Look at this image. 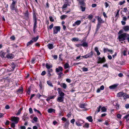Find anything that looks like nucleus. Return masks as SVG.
I'll use <instances>...</instances> for the list:
<instances>
[{"label":"nucleus","instance_id":"obj_43","mask_svg":"<svg viewBox=\"0 0 129 129\" xmlns=\"http://www.w3.org/2000/svg\"><path fill=\"white\" fill-rule=\"evenodd\" d=\"M22 109L21 108H20L19 110H18V112L17 113L16 115H19L21 113V111Z\"/></svg>","mask_w":129,"mask_h":129},{"label":"nucleus","instance_id":"obj_47","mask_svg":"<svg viewBox=\"0 0 129 129\" xmlns=\"http://www.w3.org/2000/svg\"><path fill=\"white\" fill-rule=\"evenodd\" d=\"M50 20V21L51 22H53L54 21V20L52 16H50L49 17Z\"/></svg>","mask_w":129,"mask_h":129},{"label":"nucleus","instance_id":"obj_36","mask_svg":"<svg viewBox=\"0 0 129 129\" xmlns=\"http://www.w3.org/2000/svg\"><path fill=\"white\" fill-rule=\"evenodd\" d=\"M57 74L59 75L58 77L59 78H60L63 75V73L62 72H60L58 73H57Z\"/></svg>","mask_w":129,"mask_h":129},{"label":"nucleus","instance_id":"obj_61","mask_svg":"<svg viewBox=\"0 0 129 129\" xmlns=\"http://www.w3.org/2000/svg\"><path fill=\"white\" fill-rule=\"evenodd\" d=\"M121 116L119 114H118L117 115V117L118 118L121 119Z\"/></svg>","mask_w":129,"mask_h":129},{"label":"nucleus","instance_id":"obj_31","mask_svg":"<svg viewBox=\"0 0 129 129\" xmlns=\"http://www.w3.org/2000/svg\"><path fill=\"white\" fill-rule=\"evenodd\" d=\"M101 24L99 23H98L97 25V27L96 28V30L97 31L100 28Z\"/></svg>","mask_w":129,"mask_h":129},{"label":"nucleus","instance_id":"obj_10","mask_svg":"<svg viewBox=\"0 0 129 129\" xmlns=\"http://www.w3.org/2000/svg\"><path fill=\"white\" fill-rule=\"evenodd\" d=\"M64 97L60 96L57 98V101L58 102H62L63 101Z\"/></svg>","mask_w":129,"mask_h":129},{"label":"nucleus","instance_id":"obj_45","mask_svg":"<svg viewBox=\"0 0 129 129\" xmlns=\"http://www.w3.org/2000/svg\"><path fill=\"white\" fill-rule=\"evenodd\" d=\"M83 71L87 72L88 71V69L87 68L84 67L82 68Z\"/></svg>","mask_w":129,"mask_h":129},{"label":"nucleus","instance_id":"obj_50","mask_svg":"<svg viewBox=\"0 0 129 129\" xmlns=\"http://www.w3.org/2000/svg\"><path fill=\"white\" fill-rule=\"evenodd\" d=\"M129 117V113L128 114H126L124 118L127 119L128 117Z\"/></svg>","mask_w":129,"mask_h":129},{"label":"nucleus","instance_id":"obj_63","mask_svg":"<svg viewBox=\"0 0 129 129\" xmlns=\"http://www.w3.org/2000/svg\"><path fill=\"white\" fill-rule=\"evenodd\" d=\"M123 76V74L122 73H120L118 74V76L120 77H121Z\"/></svg>","mask_w":129,"mask_h":129},{"label":"nucleus","instance_id":"obj_19","mask_svg":"<svg viewBox=\"0 0 129 129\" xmlns=\"http://www.w3.org/2000/svg\"><path fill=\"white\" fill-rule=\"evenodd\" d=\"M86 119L88 120V121L90 122H92L93 121V120L92 118V117L91 116H89L87 117L86 118Z\"/></svg>","mask_w":129,"mask_h":129},{"label":"nucleus","instance_id":"obj_34","mask_svg":"<svg viewBox=\"0 0 129 129\" xmlns=\"http://www.w3.org/2000/svg\"><path fill=\"white\" fill-rule=\"evenodd\" d=\"M86 105L85 104H80L79 106L80 107L82 108H85Z\"/></svg>","mask_w":129,"mask_h":129},{"label":"nucleus","instance_id":"obj_37","mask_svg":"<svg viewBox=\"0 0 129 129\" xmlns=\"http://www.w3.org/2000/svg\"><path fill=\"white\" fill-rule=\"evenodd\" d=\"M28 10H27L25 13L24 14V16H25L28 17Z\"/></svg>","mask_w":129,"mask_h":129},{"label":"nucleus","instance_id":"obj_60","mask_svg":"<svg viewBox=\"0 0 129 129\" xmlns=\"http://www.w3.org/2000/svg\"><path fill=\"white\" fill-rule=\"evenodd\" d=\"M67 4H64L62 7V9H64L67 7Z\"/></svg>","mask_w":129,"mask_h":129},{"label":"nucleus","instance_id":"obj_12","mask_svg":"<svg viewBox=\"0 0 129 129\" xmlns=\"http://www.w3.org/2000/svg\"><path fill=\"white\" fill-rule=\"evenodd\" d=\"M102 106L100 105L99 106V107H98L96 111L95 112V114L96 115L98 113L100 112L101 108Z\"/></svg>","mask_w":129,"mask_h":129},{"label":"nucleus","instance_id":"obj_20","mask_svg":"<svg viewBox=\"0 0 129 129\" xmlns=\"http://www.w3.org/2000/svg\"><path fill=\"white\" fill-rule=\"evenodd\" d=\"M79 3L80 5H81V6H85V4L83 1H79Z\"/></svg>","mask_w":129,"mask_h":129},{"label":"nucleus","instance_id":"obj_52","mask_svg":"<svg viewBox=\"0 0 129 129\" xmlns=\"http://www.w3.org/2000/svg\"><path fill=\"white\" fill-rule=\"evenodd\" d=\"M53 23H52L49 26V28L50 29H51L53 27Z\"/></svg>","mask_w":129,"mask_h":129},{"label":"nucleus","instance_id":"obj_11","mask_svg":"<svg viewBox=\"0 0 129 129\" xmlns=\"http://www.w3.org/2000/svg\"><path fill=\"white\" fill-rule=\"evenodd\" d=\"M81 22V21L80 20H77L75 22V23L73 24V26H75L76 25H78L80 24Z\"/></svg>","mask_w":129,"mask_h":129},{"label":"nucleus","instance_id":"obj_35","mask_svg":"<svg viewBox=\"0 0 129 129\" xmlns=\"http://www.w3.org/2000/svg\"><path fill=\"white\" fill-rule=\"evenodd\" d=\"M101 109L102 112H106L107 110L106 108L104 107H103L102 108L101 107Z\"/></svg>","mask_w":129,"mask_h":129},{"label":"nucleus","instance_id":"obj_17","mask_svg":"<svg viewBox=\"0 0 129 129\" xmlns=\"http://www.w3.org/2000/svg\"><path fill=\"white\" fill-rule=\"evenodd\" d=\"M55 110L54 109L52 108H50L48 109V112L49 113H51L52 112H54Z\"/></svg>","mask_w":129,"mask_h":129},{"label":"nucleus","instance_id":"obj_14","mask_svg":"<svg viewBox=\"0 0 129 129\" xmlns=\"http://www.w3.org/2000/svg\"><path fill=\"white\" fill-rule=\"evenodd\" d=\"M118 85H117L116 84H114V85L111 86L109 87V88L110 89H115L117 86H118Z\"/></svg>","mask_w":129,"mask_h":129},{"label":"nucleus","instance_id":"obj_51","mask_svg":"<svg viewBox=\"0 0 129 129\" xmlns=\"http://www.w3.org/2000/svg\"><path fill=\"white\" fill-rule=\"evenodd\" d=\"M109 50V49H108V48H104V53H105L107 51H108V50Z\"/></svg>","mask_w":129,"mask_h":129},{"label":"nucleus","instance_id":"obj_15","mask_svg":"<svg viewBox=\"0 0 129 129\" xmlns=\"http://www.w3.org/2000/svg\"><path fill=\"white\" fill-rule=\"evenodd\" d=\"M47 83L49 86L51 87H53V86L52 85V83L50 81H47Z\"/></svg>","mask_w":129,"mask_h":129},{"label":"nucleus","instance_id":"obj_53","mask_svg":"<svg viewBox=\"0 0 129 129\" xmlns=\"http://www.w3.org/2000/svg\"><path fill=\"white\" fill-rule=\"evenodd\" d=\"M16 124L14 123H12L11 124V127H12L14 128L15 126V124Z\"/></svg>","mask_w":129,"mask_h":129},{"label":"nucleus","instance_id":"obj_33","mask_svg":"<svg viewBox=\"0 0 129 129\" xmlns=\"http://www.w3.org/2000/svg\"><path fill=\"white\" fill-rule=\"evenodd\" d=\"M67 15H61L60 17V18L61 19H65L67 17Z\"/></svg>","mask_w":129,"mask_h":129},{"label":"nucleus","instance_id":"obj_57","mask_svg":"<svg viewBox=\"0 0 129 129\" xmlns=\"http://www.w3.org/2000/svg\"><path fill=\"white\" fill-rule=\"evenodd\" d=\"M105 7H106V8H107L109 6V5L106 2L105 3Z\"/></svg>","mask_w":129,"mask_h":129},{"label":"nucleus","instance_id":"obj_1","mask_svg":"<svg viewBox=\"0 0 129 129\" xmlns=\"http://www.w3.org/2000/svg\"><path fill=\"white\" fill-rule=\"evenodd\" d=\"M129 36V34L124 33L119 35L118 37V40L119 41H124L126 39V37Z\"/></svg>","mask_w":129,"mask_h":129},{"label":"nucleus","instance_id":"obj_38","mask_svg":"<svg viewBox=\"0 0 129 129\" xmlns=\"http://www.w3.org/2000/svg\"><path fill=\"white\" fill-rule=\"evenodd\" d=\"M69 64L67 63H66L64 65V68L65 69L69 68Z\"/></svg>","mask_w":129,"mask_h":129},{"label":"nucleus","instance_id":"obj_23","mask_svg":"<svg viewBox=\"0 0 129 129\" xmlns=\"http://www.w3.org/2000/svg\"><path fill=\"white\" fill-rule=\"evenodd\" d=\"M60 86L64 89H66L67 87L66 85L64 83H61L60 85Z\"/></svg>","mask_w":129,"mask_h":129},{"label":"nucleus","instance_id":"obj_18","mask_svg":"<svg viewBox=\"0 0 129 129\" xmlns=\"http://www.w3.org/2000/svg\"><path fill=\"white\" fill-rule=\"evenodd\" d=\"M34 25L33 27V30L34 32H35V30L37 27V21H35L34 22Z\"/></svg>","mask_w":129,"mask_h":129},{"label":"nucleus","instance_id":"obj_54","mask_svg":"<svg viewBox=\"0 0 129 129\" xmlns=\"http://www.w3.org/2000/svg\"><path fill=\"white\" fill-rule=\"evenodd\" d=\"M88 17L90 19H91L93 17V16L92 15H89L88 16Z\"/></svg>","mask_w":129,"mask_h":129},{"label":"nucleus","instance_id":"obj_41","mask_svg":"<svg viewBox=\"0 0 129 129\" xmlns=\"http://www.w3.org/2000/svg\"><path fill=\"white\" fill-rule=\"evenodd\" d=\"M83 127H85L87 128H88L89 127V124L88 123H85V125L83 126Z\"/></svg>","mask_w":129,"mask_h":129},{"label":"nucleus","instance_id":"obj_56","mask_svg":"<svg viewBox=\"0 0 129 129\" xmlns=\"http://www.w3.org/2000/svg\"><path fill=\"white\" fill-rule=\"evenodd\" d=\"M46 73V71H43L42 72L41 75L42 76H44L45 74Z\"/></svg>","mask_w":129,"mask_h":129},{"label":"nucleus","instance_id":"obj_44","mask_svg":"<svg viewBox=\"0 0 129 129\" xmlns=\"http://www.w3.org/2000/svg\"><path fill=\"white\" fill-rule=\"evenodd\" d=\"M76 123L78 126H82V125L80 123L79 121H77L76 122Z\"/></svg>","mask_w":129,"mask_h":129},{"label":"nucleus","instance_id":"obj_32","mask_svg":"<svg viewBox=\"0 0 129 129\" xmlns=\"http://www.w3.org/2000/svg\"><path fill=\"white\" fill-rule=\"evenodd\" d=\"M85 6H80V8H81V10L83 12L85 11Z\"/></svg>","mask_w":129,"mask_h":129},{"label":"nucleus","instance_id":"obj_62","mask_svg":"<svg viewBox=\"0 0 129 129\" xmlns=\"http://www.w3.org/2000/svg\"><path fill=\"white\" fill-rule=\"evenodd\" d=\"M65 126L67 127L68 126L69 124V121H66L65 123Z\"/></svg>","mask_w":129,"mask_h":129},{"label":"nucleus","instance_id":"obj_25","mask_svg":"<svg viewBox=\"0 0 129 129\" xmlns=\"http://www.w3.org/2000/svg\"><path fill=\"white\" fill-rule=\"evenodd\" d=\"M7 57L8 58L12 59L13 58V55L11 54H9L7 56Z\"/></svg>","mask_w":129,"mask_h":129},{"label":"nucleus","instance_id":"obj_39","mask_svg":"<svg viewBox=\"0 0 129 129\" xmlns=\"http://www.w3.org/2000/svg\"><path fill=\"white\" fill-rule=\"evenodd\" d=\"M5 53L3 52H0V56L2 58L4 57H5Z\"/></svg>","mask_w":129,"mask_h":129},{"label":"nucleus","instance_id":"obj_40","mask_svg":"<svg viewBox=\"0 0 129 129\" xmlns=\"http://www.w3.org/2000/svg\"><path fill=\"white\" fill-rule=\"evenodd\" d=\"M23 91V89H19L17 91V92L19 93H21Z\"/></svg>","mask_w":129,"mask_h":129},{"label":"nucleus","instance_id":"obj_42","mask_svg":"<svg viewBox=\"0 0 129 129\" xmlns=\"http://www.w3.org/2000/svg\"><path fill=\"white\" fill-rule=\"evenodd\" d=\"M31 88V87L29 86L28 88V90L27 91V92L28 93V94H29L30 91V89Z\"/></svg>","mask_w":129,"mask_h":129},{"label":"nucleus","instance_id":"obj_58","mask_svg":"<svg viewBox=\"0 0 129 129\" xmlns=\"http://www.w3.org/2000/svg\"><path fill=\"white\" fill-rule=\"evenodd\" d=\"M104 86L103 85H102V86H101L100 88V89L102 90H104Z\"/></svg>","mask_w":129,"mask_h":129},{"label":"nucleus","instance_id":"obj_2","mask_svg":"<svg viewBox=\"0 0 129 129\" xmlns=\"http://www.w3.org/2000/svg\"><path fill=\"white\" fill-rule=\"evenodd\" d=\"M16 3V2L13 1L10 6V8L11 10H14L16 12V11L17 6H15V5Z\"/></svg>","mask_w":129,"mask_h":129},{"label":"nucleus","instance_id":"obj_59","mask_svg":"<svg viewBox=\"0 0 129 129\" xmlns=\"http://www.w3.org/2000/svg\"><path fill=\"white\" fill-rule=\"evenodd\" d=\"M123 32V29H121L119 30V32L118 33V34H119L122 33Z\"/></svg>","mask_w":129,"mask_h":129},{"label":"nucleus","instance_id":"obj_7","mask_svg":"<svg viewBox=\"0 0 129 129\" xmlns=\"http://www.w3.org/2000/svg\"><path fill=\"white\" fill-rule=\"evenodd\" d=\"M95 17L98 18V23H104V21L101 18V17L99 16H95Z\"/></svg>","mask_w":129,"mask_h":129},{"label":"nucleus","instance_id":"obj_9","mask_svg":"<svg viewBox=\"0 0 129 129\" xmlns=\"http://www.w3.org/2000/svg\"><path fill=\"white\" fill-rule=\"evenodd\" d=\"M124 94V93L123 91L117 93V97H120L123 96V95Z\"/></svg>","mask_w":129,"mask_h":129},{"label":"nucleus","instance_id":"obj_16","mask_svg":"<svg viewBox=\"0 0 129 129\" xmlns=\"http://www.w3.org/2000/svg\"><path fill=\"white\" fill-rule=\"evenodd\" d=\"M123 29L125 31H128L129 30V26H125L123 27Z\"/></svg>","mask_w":129,"mask_h":129},{"label":"nucleus","instance_id":"obj_13","mask_svg":"<svg viewBox=\"0 0 129 129\" xmlns=\"http://www.w3.org/2000/svg\"><path fill=\"white\" fill-rule=\"evenodd\" d=\"M47 46L50 49H52L53 48V45L52 44H49Z\"/></svg>","mask_w":129,"mask_h":129},{"label":"nucleus","instance_id":"obj_8","mask_svg":"<svg viewBox=\"0 0 129 129\" xmlns=\"http://www.w3.org/2000/svg\"><path fill=\"white\" fill-rule=\"evenodd\" d=\"M63 69L60 66L58 68H56V72L57 73L60 72H62L63 71Z\"/></svg>","mask_w":129,"mask_h":129},{"label":"nucleus","instance_id":"obj_64","mask_svg":"<svg viewBox=\"0 0 129 129\" xmlns=\"http://www.w3.org/2000/svg\"><path fill=\"white\" fill-rule=\"evenodd\" d=\"M125 107L126 109L129 108V104H126L125 105Z\"/></svg>","mask_w":129,"mask_h":129},{"label":"nucleus","instance_id":"obj_46","mask_svg":"<svg viewBox=\"0 0 129 129\" xmlns=\"http://www.w3.org/2000/svg\"><path fill=\"white\" fill-rule=\"evenodd\" d=\"M125 2V1H123L121 2L120 1L119 3V4L120 5H122L123 4H124Z\"/></svg>","mask_w":129,"mask_h":129},{"label":"nucleus","instance_id":"obj_48","mask_svg":"<svg viewBox=\"0 0 129 129\" xmlns=\"http://www.w3.org/2000/svg\"><path fill=\"white\" fill-rule=\"evenodd\" d=\"M29 111L30 114H32L33 113V110L31 108H29Z\"/></svg>","mask_w":129,"mask_h":129},{"label":"nucleus","instance_id":"obj_5","mask_svg":"<svg viewBox=\"0 0 129 129\" xmlns=\"http://www.w3.org/2000/svg\"><path fill=\"white\" fill-rule=\"evenodd\" d=\"M98 63H102L105 62L106 61V60L105 57H103V58L99 57L98 60Z\"/></svg>","mask_w":129,"mask_h":129},{"label":"nucleus","instance_id":"obj_28","mask_svg":"<svg viewBox=\"0 0 129 129\" xmlns=\"http://www.w3.org/2000/svg\"><path fill=\"white\" fill-rule=\"evenodd\" d=\"M39 36H37L36 37L33 38H32L33 41H34V42H36L38 39L39 38Z\"/></svg>","mask_w":129,"mask_h":129},{"label":"nucleus","instance_id":"obj_49","mask_svg":"<svg viewBox=\"0 0 129 129\" xmlns=\"http://www.w3.org/2000/svg\"><path fill=\"white\" fill-rule=\"evenodd\" d=\"M78 121H79V122H80V124H81L82 125V124L84 122V121L82 120H81V119H79V120Z\"/></svg>","mask_w":129,"mask_h":129},{"label":"nucleus","instance_id":"obj_55","mask_svg":"<svg viewBox=\"0 0 129 129\" xmlns=\"http://www.w3.org/2000/svg\"><path fill=\"white\" fill-rule=\"evenodd\" d=\"M33 120L35 122H36L38 120V118L37 117H34L33 118Z\"/></svg>","mask_w":129,"mask_h":129},{"label":"nucleus","instance_id":"obj_4","mask_svg":"<svg viewBox=\"0 0 129 129\" xmlns=\"http://www.w3.org/2000/svg\"><path fill=\"white\" fill-rule=\"evenodd\" d=\"M19 118L18 117L15 116L12 117L11 118V120L12 121L14 122V123L17 124L18 123L19 120Z\"/></svg>","mask_w":129,"mask_h":129},{"label":"nucleus","instance_id":"obj_21","mask_svg":"<svg viewBox=\"0 0 129 129\" xmlns=\"http://www.w3.org/2000/svg\"><path fill=\"white\" fill-rule=\"evenodd\" d=\"M71 40L72 41L74 42H77L79 41V39L77 38H73Z\"/></svg>","mask_w":129,"mask_h":129},{"label":"nucleus","instance_id":"obj_22","mask_svg":"<svg viewBox=\"0 0 129 129\" xmlns=\"http://www.w3.org/2000/svg\"><path fill=\"white\" fill-rule=\"evenodd\" d=\"M80 45L81 46H83V47H87L88 46V44L87 43L85 42H83L82 44H81Z\"/></svg>","mask_w":129,"mask_h":129},{"label":"nucleus","instance_id":"obj_30","mask_svg":"<svg viewBox=\"0 0 129 129\" xmlns=\"http://www.w3.org/2000/svg\"><path fill=\"white\" fill-rule=\"evenodd\" d=\"M33 19L34 22L37 21L36 15L35 13L33 14Z\"/></svg>","mask_w":129,"mask_h":129},{"label":"nucleus","instance_id":"obj_27","mask_svg":"<svg viewBox=\"0 0 129 129\" xmlns=\"http://www.w3.org/2000/svg\"><path fill=\"white\" fill-rule=\"evenodd\" d=\"M34 42L32 40H31L27 43V46H28L30 45H31Z\"/></svg>","mask_w":129,"mask_h":129},{"label":"nucleus","instance_id":"obj_26","mask_svg":"<svg viewBox=\"0 0 129 129\" xmlns=\"http://www.w3.org/2000/svg\"><path fill=\"white\" fill-rule=\"evenodd\" d=\"M123 97L124 99H126L129 98V95L125 93H124V94L123 95Z\"/></svg>","mask_w":129,"mask_h":129},{"label":"nucleus","instance_id":"obj_24","mask_svg":"<svg viewBox=\"0 0 129 129\" xmlns=\"http://www.w3.org/2000/svg\"><path fill=\"white\" fill-rule=\"evenodd\" d=\"M46 67L47 69H49L52 67V65H50L48 63H46Z\"/></svg>","mask_w":129,"mask_h":129},{"label":"nucleus","instance_id":"obj_3","mask_svg":"<svg viewBox=\"0 0 129 129\" xmlns=\"http://www.w3.org/2000/svg\"><path fill=\"white\" fill-rule=\"evenodd\" d=\"M53 29V34H57L58 32H60V26H55L54 27Z\"/></svg>","mask_w":129,"mask_h":129},{"label":"nucleus","instance_id":"obj_6","mask_svg":"<svg viewBox=\"0 0 129 129\" xmlns=\"http://www.w3.org/2000/svg\"><path fill=\"white\" fill-rule=\"evenodd\" d=\"M57 90L58 91V93L60 94V96L64 97V93L61 91V89L60 88H58Z\"/></svg>","mask_w":129,"mask_h":129},{"label":"nucleus","instance_id":"obj_29","mask_svg":"<svg viewBox=\"0 0 129 129\" xmlns=\"http://www.w3.org/2000/svg\"><path fill=\"white\" fill-rule=\"evenodd\" d=\"M87 54L89 57H91L93 54V52L92 51H91L90 53H89L88 54Z\"/></svg>","mask_w":129,"mask_h":129}]
</instances>
